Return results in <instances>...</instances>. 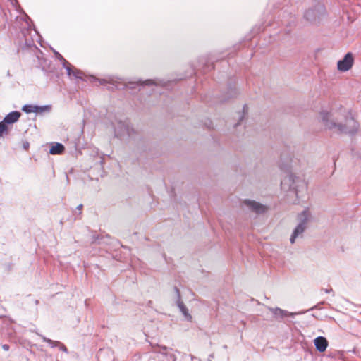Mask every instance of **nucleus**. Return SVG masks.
<instances>
[{
  "label": "nucleus",
  "mask_w": 361,
  "mask_h": 361,
  "mask_svg": "<svg viewBox=\"0 0 361 361\" xmlns=\"http://www.w3.org/2000/svg\"><path fill=\"white\" fill-rule=\"evenodd\" d=\"M319 121L325 129L338 133L353 134L359 128V124L350 109L341 105L335 106L329 110L321 111Z\"/></svg>",
  "instance_id": "1"
},
{
  "label": "nucleus",
  "mask_w": 361,
  "mask_h": 361,
  "mask_svg": "<svg viewBox=\"0 0 361 361\" xmlns=\"http://www.w3.org/2000/svg\"><path fill=\"white\" fill-rule=\"evenodd\" d=\"M298 219L300 221L299 224L297 226L295 229L293 231V233L290 238L291 243H294L296 238L306 228V224L310 219V214L307 210L303 211L301 214H299Z\"/></svg>",
  "instance_id": "2"
},
{
  "label": "nucleus",
  "mask_w": 361,
  "mask_h": 361,
  "mask_svg": "<svg viewBox=\"0 0 361 361\" xmlns=\"http://www.w3.org/2000/svg\"><path fill=\"white\" fill-rule=\"evenodd\" d=\"M325 8L322 5H318L312 8L307 10L305 14V18L310 22H319L325 16Z\"/></svg>",
  "instance_id": "3"
},
{
  "label": "nucleus",
  "mask_w": 361,
  "mask_h": 361,
  "mask_svg": "<svg viewBox=\"0 0 361 361\" xmlns=\"http://www.w3.org/2000/svg\"><path fill=\"white\" fill-rule=\"evenodd\" d=\"M354 57L352 53H347L345 56L337 63V69L341 72L349 71L353 66Z\"/></svg>",
  "instance_id": "4"
},
{
  "label": "nucleus",
  "mask_w": 361,
  "mask_h": 361,
  "mask_svg": "<svg viewBox=\"0 0 361 361\" xmlns=\"http://www.w3.org/2000/svg\"><path fill=\"white\" fill-rule=\"evenodd\" d=\"M244 203L250 210L255 212L256 213H264L267 209L266 206L255 201L245 200Z\"/></svg>",
  "instance_id": "5"
},
{
  "label": "nucleus",
  "mask_w": 361,
  "mask_h": 361,
  "mask_svg": "<svg viewBox=\"0 0 361 361\" xmlns=\"http://www.w3.org/2000/svg\"><path fill=\"white\" fill-rule=\"evenodd\" d=\"M21 114L19 111H12L10 114H8L3 120V121L8 126V127L11 128L12 125L18 121V119L20 118Z\"/></svg>",
  "instance_id": "6"
},
{
  "label": "nucleus",
  "mask_w": 361,
  "mask_h": 361,
  "mask_svg": "<svg viewBox=\"0 0 361 361\" xmlns=\"http://www.w3.org/2000/svg\"><path fill=\"white\" fill-rule=\"evenodd\" d=\"M314 345L319 352H324L328 346L327 340L323 336H319L314 340Z\"/></svg>",
  "instance_id": "7"
},
{
  "label": "nucleus",
  "mask_w": 361,
  "mask_h": 361,
  "mask_svg": "<svg viewBox=\"0 0 361 361\" xmlns=\"http://www.w3.org/2000/svg\"><path fill=\"white\" fill-rule=\"evenodd\" d=\"M50 107L49 106H38L36 105H24V111L26 113H42L44 111H49Z\"/></svg>",
  "instance_id": "8"
},
{
  "label": "nucleus",
  "mask_w": 361,
  "mask_h": 361,
  "mask_svg": "<svg viewBox=\"0 0 361 361\" xmlns=\"http://www.w3.org/2000/svg\"><path fill=\"white\" fill-rule=\"evenodd\" d=\"M159 353L165 355L168 361H176V356L171 353V349L164 346L160 348Z\"/></svg>",
  "instance_id": "9"
},
{
  "label": "nucleus",
  "mask_w": 361,
  "mask_h": 361,
  "mask_svg": "<svg viewBox=\"0 0 361 361\" xmlns=\"http://www.w3.org/2000/svg\"><path fill=\"white\" fill-rule=\"evenodd\" d=\"M64 149L65 147L62 144L56 143L50 148L49 152L51 154H61Z\"/></svg>",
  "instance_id": "10"
},
{
  "label": "nucleus",
  "mask_w": 361,
  "mask_h": 361,
  "mask_svg": "<svg viewBox=\"0 0 361 361\" xmlns=\"http://www.w3.org/2000/svg\"><path fill=\"white\" fill-rule=\"evenodd\" d=\"M271 312H273L274 314H275L276 316H279V317H288V316H290V315H293V313H289L285 310H283L280 308H274V309H272L271 310Z\"/></svg>",
  "instance_id": "11"
},
{
  "label": "nucleus",
  "mask_w": 361,
  "mask_h": 361,
  "mask_svg": "<svg viewBox=\"0 0 361 361\" xmlns=\"http://www.w3.org/2000/svg\"><path fill=\"white\" fill-rule=\"evenodd\" d=\"M44 341L47 342L51 347L59 346V348L61 350H63L65 353H67L66 347L64 345L60 343L59 342L53 341L46 338H44Z\"/></svg>",
  "instance_id": "12"
},
{
  "label": "nucleus",
  "mask_w": 361,
  "mask_h": 361,
  "mask_svg": "<svg viewBox=\"0 0 361 361\" xmlns=\"http://www.w3.org/2000/svg\"><path fill=\"white\" fill-rule=\"evenodd\" d=\"M10 128L3 121L0 122V137L8 134Z\"/></svg>",
  "instance_id": "13"
},
{
  "label": "nucleus",
  "mask_w": 361,
  "mask_h": 361,
  "mask_svg": "<svg viewBox=\"0 0 361 361\" xmlns=\"http://www.w3.org/2000/svg\"><path fill=\"white\" fill-rule=\"evenodd\" d=\"M66 68L67 70V73L68 75H73L74 77L77 78H82V73L80 71L77 70L73 71L69 66H66Z\"/></svg>",
  "instance_id": "14"
},
{
  "label": "nucleus",
  "mask_w": 361,
  "mask_h": 361,
  "mask_svg": "<svg viewBox=\"0 0 361 361\" xmlns=\"http://www.w3.org/2000/svg\"><path fill=\"white\" fill-rule=\"evenodd\" d=\"M178 307L186 318L191 319V316L189 314L188 309L182 302L178 303Z\"/></svg>",
  "instance_id": "15"
},
{
  "label": "nucleus",
  "mask_w": 361,
  "mask_h": 361,
  "mask_svg": "<svg viewBox=\"0 0 361 361\" xmlns=\"http://www.w3.org/2000/svg\"><path fill=\"white\" fill-rule=\"evenodd\" d=\"M3 348L6 350H8V346L7 345H3Z\"/></svg>",
  "instance_id": "16"
},
{
  "label": "nucleus",
  "mask_w": 361,
  "mask_h": 361,
  "mask_svg": "<svg viewBox=\"0 0 361 361\" xmlns=\"http://www.w3.org/2000/svg\"><path fill=\"white\" fill-rule=\"evenodd\" d=\"M27 18H28V16L24 13V18H23L24 22L26 21Z\"/></svg>",
  "instance_id": "17"
},
{
  "label": "nucleus",
  "mask_w": 361,
  "mask_h": 361,
  "mask_svg": "<svg viewBox=\"0 0 361 361\" xmlns=\"http://www.w3.org/2000/svg\"><path fill=\"white\" fill-rule=\"evenodd\" d=\"M82 204H80V205H78V209L79 210H81V209H82Z\"/></svg>",
  "instance_id": "18"
},
{
  "label": "nucleus",
  "mask_w": 361,
  "mask_h": 361,
  "mask_svg": "<svg viewBox=\"0 0 361 361\" xmlns=\"http://www.w3.org/2000/svg\"><path fill=\"white\" fill-rule=\"evenodd\" d=\"M27 147H28V144L24 143V145H23L24 149L27 148Z\"/></svg>",
  "instance_id": "19"
}]
</instances>
